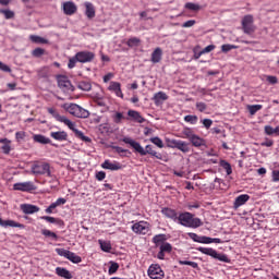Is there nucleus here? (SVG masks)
Listing matches in <instances>:
<instances>
[{
	"label": "nucleus",
	"mask_w": 279,
	"mask_h": 279,
	"mask_svg": "<svg viewBox=\"0 0 279 279\" xmlns=\"http://www.w3.org/2000/svg\"><path fill=\"white\" fill-rule=\"evenodd\" d=\"M122 143H125L126 145H130L131 147H133V149H135V151H137L140 156H147L148 154L149 156L157 158V160H162V154L154 150L153 145H146V147L143 148V146H141V143L132 140V137L122 138Z\"/></svg>",
	"instance_id": "1"
},
{
	"label": "nucleus",
	"mask_w": 279,
	"mask_h": 279,
	"mask_svg": "<svg viewBox=\"0 0 279 279\" xmlns=\"http://www.w3.org/2000/svg\"><path fill=\"white\" fill-rule=\"evenodd\" d=\"M180 226L184 228H201L203 226L202 219L195 218V216L189 211L179 214V218L177 220Z\"/></svg>",
	"instance_id": "2"
},
{
	"label": "nucleus",
	"mask_w": 279,
	"mask_h": 279,
	"mask_svg": "<svg viewBox=\"0 0 279 279\" xmlns=\"http://www.w3.org/2000/svg\"><path fill=\"white\" fill-rule=\"evenodd\" d=\"M31 171L33 175H47V178H51V166L45 161L34 162Z\"/></svg>",
	"instance_id": "3"
},
{
	"label": "nucleus",
	"mask_w": 279,
	"mask_h": 279,
	"mask_svg": "<svg viewBox=\"0 0 279 279\" xmlns=\"http://www.w3.org/2000/svg\"><path fill=\"white\" fill-rule=\"evenodd\" d=\"M66 111L73 117H77V119H88V117H90V112L77 104H71L66 107Z\"/></svg>",
	"instance_id": "4"
},
{
	"label": "nucleus",
	"mask_w": 279,
	"mask_h": 279,
	"mask_svg": "<svg viewBox=\"0 0 279 279\" xmlns=\"http://www.w3.org/2000/svg\"><path fill=\"white\" fill-rule=\"evenodd\" d=\"M61 123H64V125H66L69 130H72L76 138H80L84 143H90V137L84 135L82 131L75 129V123L69 120L66 117H64L63 120H61Z\"/></svg>",
	"instance_id": "5"
},
{
	"label": "nucleus",
	"mask_w": 279,
	"mask_h": 279,
	"mask_svg": "<svg viewBox=\"0 0 279 279\" xmlns=\"http://www.w3.org/2000/svg\"><path fill=\"white\" fill-rule=\"evenodd\" d=\"M56 253L58 254V256H63V258H66L74 265H78V263H82V258L80 257V255H77L69 250L56 248Z\"/></svg>",
	"instance_id": "6"
},
{
	"label": "nucleus",
	"mask_w": 279,
	"mask_h": 279,
	"mask_svg": "<svg viewBox=\"0 0 279 279\" xmlns=\"http://www.w3.org/2000/svg\"><path fill=\"white\" fill-rule=\"evenodd\" d=\"M242 29L244 34H247L248 36H252V34L256 32V26L254 25V16L245 15L242 19Z\"/></svg>",
	"instance_id": "7"
},
{
	"label": "nucleus",
	"mask_w": 279,
	"mask_h": 279,
	"mask_svg": "<svg viewBox=\"0 0 279 279\" xmlns=\"http://www.w3.org/2000/svg\"><path fill=\"white\" fill-rule=\"evenodd\" d=\"M131 230L135 234L145 235L149 232V230H151V225H149V222L145 220H141L138 222L133 223V226L131 227Z\"/></svg>",
	"instance_id": "8"
},
{
	"label": "nucleus",
	"mask_w": 279,
	"mask_h": 279,
	"mask_svg": "<svg viewBox=\"0 0 279 279\" xmlns=\"http://www.w3.org/2000/svg\"><path fill=\"white\" fill-rule=\"evenodd\" d=\"M36 189V185L32 181L19 182L13 185V191H21L22 193H32Z\"/></svg>",
	"instance_id": "9"
},
{
	"label": "nucleus",
	"mask_w": 279,
	"mask_h": 279,
	"mask_svg": "<svg viewBox=\"0 0 279 279\" xmlns=\"http://www.w3.org/2000/svg\"><path fill=\"white\" fill-rule=\"evenodd\" d=\"M148 277L151 279H162L165 278V270L158 264H153L147 270Z\"/></svg>",
	"instance_id": "10"
},
{
	"label": "nucleus",
	"mask_w": 279,
	"mask_h": 279,
	"mask_svg": "<svg viewBox=\"0 0 279 279\" xmlns=\"http://www.w3.org/2000/svg\"><path fill=\"white\" fill-rule=\"evenodd\" d=\"M76 60L81 62V64H86L88 62H93L95 60V53L88 50L76 52Z\"/></svg>",
	"instance_id": "11"
},
{
	"label": "nucleus",
	"mask_w": 279,
	"mask_h": 279,
	"mask_svg": "<svg viewBox=\"0 0 279 279\" xmlns=\"http://www.w3.org/2000/svg\"><path fill=\"white\" fill-rule=\"evenodd\" d=\"M170 143L171 147H173L174 149H179V151H182L183 154H189L191 151L189 143L182 140H172Z\"/></svg>",
	"instance_id": "12"
},
{
	"label": "nucleus",
	"mask_w": 279,
	"mask_h": 279,
	"mask_svg": "<svg viewBox=\"0 0 279 279\" xmlns=\"http://www.w3.org/2000/svg\"><path fill=\"white\" fill-rule=\"evenodd\" d=\"M173 252V246L171 243L166 242L159 245V252L157 254V258L159 260H165V254H171Z\"/></svg>",
	"instance_id": "13"
},
{
	"label": "nucleus",
	"mask_w": 279,
	"mask_h": 279,
	"mask_svg": "<svg viewBox=\"0 0 279 279\" xmlns=\"http://www.w3.org/2000/svg\"><path fill=\"white\" fill-rule=\"evenodd\" d=\"M102 169H108L109 171H121L123 169V165L119 161L111 162L110 160H105L104 163H101Z\"/></svg>",
	"instance_id": "14"
},
{
	"label": "nucleus",
	"mask_w": 279,
	"mask_h": 279,
	"mask_svg": "<svg viewBox=\"0 0 279 279\" xmlns=\"http://www.w3.org/2000/svg\"><path fill=\"white\" fill-rule=\"evenodd\" d=\"M0 227L1 228H20L21 230H25V225L21 222H16L14 220H3V218H0Z\"/></svg>",
	"instance_id": "15"
},
{
	"label": "nucleus",
	"mask_w": 279,
	"mask_h": 279,
	"mask_svg": "<svg viewBox=\"0 0 279 279\" xmlns=\"http://www.w3.org/2000/svg\"><path fill=\"white\" fill-rule=\"evenodd\" d=\"M250 202V195L248 194H242L235 197L234 203H233V208L234 210H239L241 206H245Z\"/></svg>",
	"instance_id": "16"
},
{
	"label": "nucleus",
	"mask_w": 279,
	"mask_h": 279,
	"mask_svg": "<svg viewBox=\"0 0 279 279\" xmlns=\"http://www.w3.org/2000/svg\"><path fill=\"white\" fill-rule=\"evenodd\" d=\"M161 215L166 216L167 219H171L172 221H178L180 215H178V211L175 209L165 207L161 209Z\"/></svg>",
	"instance_id": "17"
},
{
	"label": "nucleus",
	"mask_w": 279,
	"mask_h": 279,
	"mask_svg": "<svg viewBox=\"0 0 279 279\" xmlns=\"http://www.w3.org/2000/svg\"><path fill=\"white\" fill-rule=\"evenodd\" d=\"M50 136L59 143H64V141H69V133H66V131L50 132Z\"/></svg>",
	"instance_id": "18"
},
{
	"label": "nucleus",
	"mask_w": 279,
	"mask_h": 279,
	"mask_svg": "<svg viewBox=\"0 0 279 279\" xmlns=\"http://www.w3.org/2000/svg\"><path fill=\"white\" fill-rule=\"evenodd\" d=\"M167 99H169V96L165 92H158L153 97L155 106H162Z\"/></svg>",
	"instance_id": "19"
},
{
	"label": "nucleus",
	"mask_w": 279,
	"mask_h": 279,
	"mask_svg": "<svg viewBox=\"0 0 279 279\" xmlns=\"http://www.w3.org/2000/svg\"><path fill=\"white\" fill-rule=\"evenodd\" d=\"M21 210L24 213V215H34V213L40 211V207L32 204H22Z\"/></svg>",
	"instance_id": "20"
},
{
	"label": "nucleus",
	"mask_w": 279,
	"mask_h": 279,
	"mask_svg": "<svg viewBox=\"0 0 279 279\" xmlns=\"http://www.w3.org/2000/svg\"><path fill=\"white\" fill-rule=\"evenodd\" d=\"M63 12L66 14V16H73L75 12H77V5H75L73 2L68 1L63 3Z\"/></svg>",
	"instance_id": "21"
},
{
	"label": "nucleus",
	"mask_w": 279,
	"mask_h": 279,
	"mask_svg": "<svg viewBox=\"0 0 279 279\" xmlns=\"http://www.w3.org/2000/svg\"><path fill=\"white\" fill-rule=\"evenodd\" d=\"M108 90L111 93H114L117 97H122L123 98V92L121 90V83L119 82H110Z\"/></svg>",
	"instance_id": "22"
},
{
	"label": "nucleus",
	"mask_w": 279,
	"mask_h": 279,
	"mask_svg": "<svg viewBox=\"0 0 279 279\" xmlns=\"http://www.w3.org/2000/svg\"><path fill=\"white\" fill-rule=\"evenodd\" d=\"M85 16H87V19H95L96 15V11H95V5L92 2H85Z\"/></svg>",
	"instance_id": "23"
},
{
	"label": "nucleus",
	"mask_w": 279,
	"mask_h": 279,
	"mask_svg": "<svg viewBox=\"0 0 279 279\" xmlns=\"http://www.w3.org/2000/svg\"><path fill=\"white\" fill-rule=\"evenodd\" d=\"M56 274H57V276H59V278L73 279V274H71L69 271V269H66L64 267H57Z\"/></svg>",
	"instance_id": "24"
},
{
	"label": "nucleus",
	"mask_w": 279,
	"mask_h": 279,
	"mask_svg": "<svg viewBox=\"0 0 279 279\" xmlns=\"http://www.w3.org/2000/svg\"><path fill=\"white\" fill-rule=\"evenodd\" d=\"M58 86L61 90H71L73 85H71V81L66 80V77L62 76L58 80Z\"/></svg>",
	"instance_id": "25"
},
{
	"label": "nucleus",
	"mask_w": 279,
	"mask_h": 279,
	"mask_svg": "<svg viewBox=\"0 0 279 279\" xmlns=\"http://www.w3.org/2000/svg\"><path fill=\"white\" fill-rule=\"evenodd\" d=\"M128 117H130L136 123H145V118H143V116H141V112L136 110H129Z\"/></svg>",
	"instance_id": "26"
},
{
	"label": "nucleus",
	"mask_w": 279,
	"mask_h": 279,
	"mask_svg": "<svg viewBox=\"0 0 279 279\" xmlns=\"http://www.w3.org/2000/svg\"><path fill=\"white\" fill-rule=\"evenodd\" d=\"M190 143L193 147H204L206 146V140L202 138L199 135L195 134L191 140Z\"/></svg>",
	"instance_id": "27"
},
{
	"label": "nucleus",
	"mask_w": 279,
	"mask_h": 279,
	"mask_svg": "<svg viewBox=\"0 0 279 279\" xmlns=\"http://www.w3.org/2000/svg\"><path fill=\"white\" fill-rule=\"evenodd\" d=\"M33 141L35 143H39L40 145H49V143H51V140H49V137H47L43 134H35L33 136Z\"/></svg>",
	"instance_id": "28"
},
{
	"label": "nucleus",
	"mask_w": 279,
	"mask_h": 279,
	"mask_svg": "<svg viewBox=\"0 0 279 279\" xmlns=\"http://www.w3.org/2000/svg\"><path fill=\"white\" fill-rule=\"evenodd\" d=\"M150 60L154 64H158V62H160V60H162V49L156 48L151 53Z\"/></svg>",
	"instance_id": "29"
},
{
	"label": "nucleus",
	"mask_w": 279,
	"mask_h": 279,
	"mask_svg": "<svg viewBox=\"0 0 279 279\" xmlns=\"http://www.w3.org/2000/svg\"><path fill=\"white\" fill-rule=\"evenodd\" d=\"M0 143L2 144V146H1L2 153L8 155V154H10V151H12V146H11L12 142L10 140L1 138Z\"/></svg>",
	"instance_id": "30"
},
{
	"label": "nucleus",
	"mask_w": 279,
	"mask_h": 279,
	"mask_svg": "<svg viewBox=\"0 0 279 279\" xmlns=\"http://www.w3.org/2000/svg\"><path fill=\"white\" fill-rule=\"evenodd\" d=\"M29 40L33 41L35 45H48L49 40L38 35H29Z\"/></svg>",
	"instance_id": "31"
},
{
	"label": "nucleus",
	"mask_w": 279,
	"mask_h": 279,
	"mask_svg": "<svg viewBox=\"0 0 279 279\" xmlns=\"http://www.w3.org/2000/svg\"><path fill=\"white\" fill-rule=\"evenodd\" d=\"M167 235L166 234H157L153 238V243H155L156 247L162 245V243H167Z\"/></svg>",
	"instance_id": "32"
},
{
	"label": "nucleus",
	"mask_w": 279,
	"mask_h": 279,
	"mask_svg": "<svg viewBox=\"0 0 279 279\" xmlns=\"http://www.w3.org/2000/svg\"><path fill=\"white\" fill-rule=\"evenodd\" d=\"M198 243H204L206 245L210 244V243H221V239L219 238H208L206 235L201 236V240Z\"/></svg>",
	"instance_id": "33"
},
{
	"label": "nucleus",
	"mask_w": 279,
	"mask_h": 279,
	"mask_svg": "<svg viewBox=\"0 0 279 279\" xmlns=\"http://www.w3.org/2000/svg\"><path fill=\"white\" fill-rule=\"evenodd\" d=\"M40 219L47 221L48 223H56L57 226H62L63 221L60 218H53L51 216H41Z\"/></svg>",
	"instance_id": "34"
},
{
	"label": "nucleus",
	"mask_w": 279,
	"mask_h": 279,
	"mask_svg": "<svg viewBox=\"0 0 279 279\" xmlns=\"http://www.w3.org/2000/svg\"><path fill=\"white\" fill-rule=\"evenodd\" d=\"M41 234L47 239H52V241H58V234L49 229H43Z\"/></svg>",
	"instance_id": "35"
},
{
	"label": "nucleus",
	"mask_w": 279,
	"mask_h": 279,
	"mask_svg": "<svg viewBox=\"0 0 279 279\" xmlns=\"http://www.w3.org/2000/svg\"><path fill=\"white\" fill-rule=\"evenodd\" d=\"M48 112L49 114H51V117H53V119H56V121H59L60 123H62V121L64 120V116H60L58 110L53 108H48Z\"/></svg>",
	"instance_id": "36"
},
{
	"label": "nucleus",
	"mask_w": 279,
	"mask_h": 279,
	"mask_svg": "<svg viewBox=\"0 0 279 279\" xmlns=\"http://www.w3.org/2000/svg\"><path fill=\"white\" fill-rule=\"evenodd\" d=\"M98 243H99L102 252L110 253V251L112 250V244H110V242H108V241L98 240Z\"/></svg>",
	"instance_id": "37"
},
{
	"label": "nucleus",
	"mask_w": 279,
	"mask_h": 279,
	"mask_svg": "<svg viewBox=\"0 0 279 279\" xmlns=\"http://www.w3.org/2000/svg\"><path fill=\"white\" fill-rule=\"evenodd\" d=\"M77 88H80V90L88 92L93 88V85H90V82L88 81H81L77 84Z\"/></svg>",
	"instance_id": "38"
},
{
	"label": "nucleus",
	"mask_w": 279,
	"mask_h": 279,
	"mask_svg": "<svg viewBox=\"0 0 279 279\" xmlns=\"http://www.w3.org/2000/svg\"><path fill=\"white\" fill-rule=\"evenodd\" d=\"M220 167L225 169L227 175H232V166L227 160H220Z\"/></svg>",
	"instance_id": "39"
},
{
	"label": "nucleus",
	"mask_w": 279,
	"mask_h": 279,
	"mask_svg": "<svg viewBox=\"0 0 279 279\" xmlns=\"http://www.w3.org/2000/svg\"><path fill=\"white\" fill-rule=\"evenodd\" d=\"M213 258H216V260H220V263H230V258H228V255L226 254H220L215 251V255Z\"/></svg>",
	"instance_id": "40"
},
{
	"label": "nucleus",
	"mask_w": 279,
	"mask_h": 279,
	"mask_svg": "<svg viewBox=\"0 0 279 279\" xmlns=\"http://www.w3.org/2000/svg\"><path fill=\"white\" fill-rule=\"evenodd\" d=\"M247 110L252 117L258 112V110H263V105H248Z\"/></svg>",
	"instance_id": "41"
},
{
	"label": "nucleus",
	"mask_w": 279,
	"mask_h": 279,
	"mask_svg": "<svg viewBox=\"0 0 279 279\" xmlns=\"http://www.w3.org/2000/svg\"><path fill=\"white\" fill-rule=\"evenodd\" d=\"M128 47H138L141 45V38L138 37H131L126 41Z\"/></svg>",
	"instance_id": "42"
},
{
	"label": "nucleus",
	"mask_w": 279,
	"mask_h": 279,
	"mask_svg": "<svg viewBox=\"0 0 279 279\" xmlns=\"http://www.w3.org/2000/svg\"><path fill=\"white\" fill-rule=\"evenodd\" d=\"M185 123H191V125H197V121H199V118L197 116H185L184 117Z\"/></svg>",
	"instance_id": "43"
},
{
	"label": "nucleus",
	"mask_w": 279,
	"mask_h": 279,
	"mask_svg": "<svg viewBox=\"0 0 279 279\" xmlns=\"http://www.w3.org/2000/svg\"><path fill=\"white\" fill-rule=\"evenodd\" d=\"M185 9L191 10L192 12H199L202 10V5L195 4L193 2L185 3Z\"/></svg>",
	"instance_id": "44"
},
{
	"label": "nucleus",
	"mask_w": 279,
	"mask_h": 279,
	"mask_svg": "<svg viewBox=\"0 0 279 279\" xmlns=\"http://www.w3.org/2000/svg\"><path fill=\"white\" fill-rule=\"evenodd\" d=\"M0 14H3L7 21H10V19H14L15 16L14 11L12 10L0 9Z\"/></svg>",
	"instance_id": "45"
},
{
	"label": "nucleus",
	"mask_w": 279,
	"mask_h": 279,
	"mask_svg": "<svg viewBox=\"0 0 279 279\" xmlns=\"http://www.w3.org/2000/svg\"><path fill=\"white\" fill-rule=\"evenodd\" d=\"M198 252L202 254H206V256H211V258L215 256V248H208V247H199Z\"/></svg>",
	"instance_id": "46"
},
{
	"label": "nucleus",
	"mask_w": 279,
	"mask_h": 279,
	"mask_svg": "<svg viewBox=\"0 0 279 279\" xmlns=\"http://www.w3.org/2000/svg\"><path fill=\"white\" fill-rule=\"evenodd\" d=\"M94 101L100 107V108H107L106 99L101 96H95Z\"/></svg>",
	"instance_id": "47"
},
{
	"label": "nucleus",
	"mask_w": 279,
	"mask_h": 279,
	"mask_svg": "<svg viewBox=\"0 0 279 279\" xmlns=\"http://www.w3.org/2000/svg\"><path fill=\"white\" fill-rule=\"evenodd\" d=\"M194 132L193 129L186 128L183 130V138H187L189 141H191L194 136Z\"/></svg>",
	"instance_id": "48"
},
{
	"label": "nucleus",
	"mask_w": 279,
	"mask_h": 279,
	"mask_svg": "<svg viewBox=\"0 0 279 279\" xmlns=\"http://www.w3.org/2000/svg\"><path fill=\"white\" fill-rule=\"evenodd\" d=\"M149 141L150 143L159 147V149H162V147H165V143H162V140L160 137H151Z\"/></svg>",
	"instance_id": "49"
},
{
	"label": "nucleus",
	"mask_w": 279,
	"mask_h": 279,
	"mask_svg": "<svg viewBox=\"0 0 279 279\" xmlns=\"http://www.w3.org/2000/svg\"><path fill=\"white\" fill-rule=\"evenodd\" d=\"M239 47L230 44H225L221 46V52L222 53H228V51H232V49H238Z\"/></svg>",
	"instance_id": "50"
},
{
	"label": "nucleus",
	"mask_w": 279,
	"mask_h": 279,
	"mask_svg": "<svg viewBox=\"0 0 279 279\" xmlns=\"http://www.w3.org/2000/svg\"><path fill=\"white\" fill-rule=\"evenodd\" d=\"M109 276H112L113 274H117L119 271V264L116 262H111V265L109 267Z\"/></svg>",
	"instance_id": "51"
},
{
	"label": "nucleus",
	"mask_w": 279,
	"mask_h": 279,
	"mask_svg": "<svg viewBox=\"0 0 279 279\" xmlns=\"http://www.w3.org/2000/svg\"><path fill=\"white\" fill-rule=\"evenodd\" d=\"M179 265H189L193 269H197L199 265L196 262L179 260Z\"/></svg>",
	"instance_id": "52"
},
{
	"label": "nucleus",
	"mask_w": 279,
	"mask_h": 279,
	"mask_svg": "<svg viewBox=\"0 0 279 279\" xmlns=\"http://www.w3.org/2000/svg\"><path fill=\"white\" fill-rule=\"evenodd\" d=\"M196 109L198 112H206V110H208V105H206V102H196Z\"/></svg>",
	"instance_id": "53"
},
{
	"label": "nucleus",
	"mask_w": 279,
	"mask_h": 279,
	"mask_svg": "<svg viewBox=\"0 0 279 279\" xmlns=\"http://www.w3.org/2000/svg\"><path fill=\"white\" fill-rule=\"evenodd\" d=\"M34 58H40L41 56H45V49L43 48H35L33 50Z\"/></svg>",
	"instance_id": "54"
},
{
	"label": "nucleus",
	"mask_w": 279,
	"mask_h": 279,
	"mask_svg": "<svg viewBox=\"0 0 279 279\" xmlns=\"http://www.w3.org/2000/svg\"><path fill=\"white\" fill-rule=\"evenodd\" d=\"M77 57L74 56L73 58H71L69 60V63H68V69H75V64H77Z\"/></svg>",
	"instance_id": "55"
},
{
	"label": "nucleus",
	"mask_w": 279,
	"mask_h": 279,
	"mask_svg": "<svg viewBox=\"0 0 279 279\" xmlns=\"http://www.w3.org/2000/svg\"><path fill=\"white\" fill-rule=\"evenodd\" d=\"M0 71H3V73H12V69L9 68L8 64L0 61Z\"/></svg>",
	"instance_id": "56"
},
{
	"label": "nucleus",
	"mask_w": 279,
	"mask_h": 279,
	"mask_svg": "<svg viewBox=\"0 0 279 279\" xmlns=\"http://www.w3.org/2000/svg\"><path fill=\"white\" fill-rule=\"evenodd\" d=\"M202 123L206 130H210V128L213 126L211 119H204V120H202Z\"/></svg>",
	"instance_id": "57"
},
{
	"label": "nucleus",
	"mask_w": 279,
	"mask_h": 279,
	"mask_svg": "<svg viewBox=\"0 0 279 279\" xmlns=\"http://www.w3.org/2000/svg\"><path fill=\"white\" fill-rule=\"evenodd\" d=\"M187 235L190 236V239H192V241H194L195 243H199L202 235H198L197 233H187Z\"/></svg>",
	"instance_id": "58"
},
{
	"label": "nucleus",
	"mask_w": 279,
	"mask_h": 279,
	"mask_svg": "<svg viewBox=\"0 0 279 279\" xmlns=\"http://www.w3.org/2000/svg\"><path fill=\"white\" fill-rule=\"evenodd\" d=\"M96 180H98V182H104V180H106V172L105 171H98L96 173Z\"/></svg>",
	"instance_id": "59"
},
{
	"label": "nucleus",
	"mask_w": 279,
	"mask_h": 279,
	"mask_svg": "<svg viewBox=\"0 0 279 279\" xmlns=\"http://www.w3.org/2000/svg\"><path fill=\"white\" fill-rule=\"evenodd\" d=\"M124 117L123 113L121 112H117L113 117V121L114 123H121V121H123Z\"/></svg>",
	"instance_id": "60"
},
{
	"label": "nucleus",
	"mask_w": 279,
	"mask_h": 279,
	"mask_svg": "<svg viewBox=\"0 0 279 279\" xmlns=\"http://www.w3.org/2000/svg\"><path fill=\"white\" fill-rule=\"evenodd\" d=\"M195 23H197L195 20H189V21H186L185 23H183V24L181 25V27H184V28H186V27H193V25H195Z\"/></svg>",
	"instance_id": "61"
},
{
	"label": "nucleus",
	"mask_w": 279,
	"mask_h": 279,
	"mask_svg": "<svg viewBox=\"0 0 279 279\" xmlns=\"http://www.w3.org/2000/svg\"><path fill=\"white\" fill-rule=\"evenodd\" d=\"M56 208H58V206H64V204H66L65 198H58L54 203Z\"/></svg>",
	"instance_id": "62"
},
{
	"label": "nucleus",
	"mask_w": 279,
	"mask_h": 279,
	"mask_svg": "<svg viewBox=\"0 0 279 279\" xmlns=\"http://www.w3.org/2000/svg\"><path fill=\"white\" fill-rule=\"evenodd\" d=\"M266 80H267V82H269L272 85L278 82V77L271 76V75L266 76Z\"/></svg>",
	"instance_id": "63"
},
{
	"label": "nucleus",
	"mask_w": 279,
	"mask_h": 279,
	"mask_svg": "<svg viewBox=\"0 0 279 279\" xmlns=\"http://www.w3.org/2000/svg\"><path fill=\"white\" fill-rule=\"evenodd\" d=\"M272 182H279V170L272 171Z\"/></svg>",
	"instance_id": "64"
}]
</instances>
